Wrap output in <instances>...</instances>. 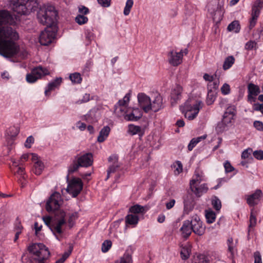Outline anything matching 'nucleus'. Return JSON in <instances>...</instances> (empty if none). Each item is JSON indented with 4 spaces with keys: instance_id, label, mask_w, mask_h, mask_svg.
I'll use <instances>...</instances> for the list:
<instances>
[{
    "instance_id": "f257e3e1",
    "label": "nucleus",
    "mask_w": 263,
    "mask_h": 263,
    "mask_svg": "<svg viewBox=\"0 0 263 263\" xmlns=\"http://www.w3.org/2000/svg\"><path fill=\"white\" fill-rule=\"evenodd\" d=\"M58 13L52 6H43L37 12V18L41 23L47 25L39 36V42L42 45L48 46L54 40L58 31L55 22Z\"/></svg>"
},
{
    "instance_id": "f03ea898",
    "label": "nucleus",
    "mask_w": 263,
    "mask_h": 263,
    "mask_svg": "<svg viewBox=\"0 0 263 263\" xmlns=\"http://www.w3.org/2000/svg\"><path fill=\"white\" fill-rule=\"evenodd\" d=\"M18 33L11 27H0V55L9 58L18 54Z\"/></svg>"
},
{
    "instance_id": "7ed1b4c3",
    "label": "nucleus",
    "mask_w": 263,
    "mask_h": 263,
    "mask_svg": "<svg viewBox=\"0 0 263 263\" xmlns=\"http://www.w3.org/2000/svg\"><path fill=\"white\" fill-rule=\"evenodd\" d=\"M138 106L145 113L157 112L164 107L162 96L157 93L152 98L143 92L137 95Z\"/></svg>"
},
{
    "instance_id": "20e7f679",
    "label": "nucleus",
    "mask_w": 263,
    "mask_h": 263,
    "mask_svg": "<svg viewBox=\"0 0 263 263\" xmlns=\"http://www.w3.org/2000/svg\"><path fill=\"white\" fill-rule=\"evenodd\" d=\"M29 252L31 254L30 263H46L51 254L48 248L42 243H34L28 247Z\"/></svg>"
},
{
    "instance_id": "39448f33",
    "label": "nucleus",
    "mask_w": 263,
    "mask_h": 263,
    "mask_svg": "<svg viewBox=\"0 0 263 263\" xmlns=\"http://www.w3.org/2000/svg\"><path fill=\"white\" fill-rule=\"evenodd\" d=\"M203 105L202 101L199 99L189 98L180 108L186 119L193 120L197 117Z\"/></svg>"
},
{
    "instance_id": "423d86ee",
    "label": "nucleus",
    "mask_w": 263,
    "mask_h": 263,
    "mask_svg": "<svg viewBox=\"0 0 263 263\" xmlns=\"http://www.w3.org/2000/svg\"><path fill=\"white\" fill-rule=\"evenodd\" d=\"M236 112V107L234 105H230L226 108L221 121L218 122L216 126V130L218 133L227 130L233 125Z\"/></svg>"
},
{
    "instance_id": "0eeeda50",
    "label": "nucleus",
    "mask_w": 263,
    "mask_h": 263,
    "mask_svg": "<svg viewBox=\"0 0 263 263\" xmlns=\"http://www.w3.org/2000/svg\"><path fill=\"white\" fill-rule=\"evenodd\" d=\"M38 6L37 0H11L10 4L12 10L20 14H27L35 11Z\"/></svg>"
},
{
    "instance_id": "6e6552de",
    "label": "nucleus",
    "mask_w": 263,
    "mask_h": 263,
    "mask_svg": "<svg viewBox=\"0 0 263 263\" xmlns=\"http://www.w3.org/2000/svg\"><path fill=\"white\" fill-rule=\"evenodd\" d=\"M205 180V178L203 172L199 170H196L190 181V187L192 192L197 196L200 197L208 191L209 188L207 184H200L201 181Z\"/></svg>"
},
{
    "instance_id": "1a4fd4ad",
    "label": "nucleus",
    "mask_w": 263,
    "mask_h": 263,
    "mask_svg": "<svg viewBox=\"0 0 263 263\" xmlns=\"http://www.w3.org/2000/svg\"><path fill=\"white\" fill-rule=\"evenodd\" d=\"M209 15L216 23H219L224 13L223 3L220 0H209L206 6Z\"/></svg>"
},
{
    "instance_id": "9d476101",
    "label": "nucleus",
    "mask_w": 263,
    "mask_h": 263,
    "mask_svg": "<svg viewBox=\"0 0 263 263\" xmlns=\"http://www.w3.org/2000/svg\"><path fill=\"white\" fill-rule=\"evenodd\" d=\"M66 213L64 211H60L56 213L55 219L50 229L53 232L56 238L61 240L63 237L62 234L64 232L66 228Z\"/></svg>"
},
{
    "instance_id": "9b49d317",
    "label": "nucleus",
    "mask_w": 263,
    "mask_h": 263,
    "mask_svg": "<svg viewBox=\"0 0 263 263\" xmlns=\"http://www.w3.org/2000/svg\"><path fill=\"white\" fill-rule=\"evenodd\" d=\"M64 200L60 193L54 192L51 195L46 203V210L48 212H59L63 206Z\"/></svg>"
},
{
    "instance_id": "f8f14e48",
    "label": "nucleus",
    "mask_w": 263,
    "mask_h": 263,
    "mask_svg": "<svg viewBox=\"0 0 263 263\" xmlns=\"http://www.w3.org/2000/svg\"><path fill=\"white\" fill-rule=\"evenodd\" d=\"M83 183L81 179L73 178L68 181L67 192L72 197H76L83 189Z\"/></svg>"
},
{
    "instance_id": "ddd939ff",
    "label": "nucleus",
    "mask_w": 263,
    "mask_h": 263,
    "mask_svg": "<svg viewBox=\"0 0 263 263\" xmlns=\"http://www.w3.org/2000/svg\"><path fill=\"white\" fill-rule=\"evenodd\" d=\"M49 74V70L47 68L38 66L33 69L30 73L27 74L26 79L28 83H33L37 80Z\"/></svg>"
},
{
    "instance_id": "4468645a",
    "label": "nucleus",
    "mask_w": 263,
    "mask_h": 263,
    "mask_svg": "<svg viewBox=\"0 0 263 263\" xmlns=\"http://www.w3.org/2000/svg\"><path fill=\"white\" fill-rule=\"evenodd\" d=\"M187 53V51L186 49L180 50L178 51L173 50L168 53V62L171 65L177 66L182 63L184 55Z\"/></svg>"
},
{
    "instance_id": "2eb2a0df",
    "label": "nucleus",
    "mask_w": 263,
    "mask_h": 263,
    "mask_svg": "<svg viewBox=\"0 0 263 263\" xmlns=\"http://www.w3.org/2000/svg\"><path fill=\"white\" fill-rule=\"evenodd\" d=\"M263 7V0H256L253 4L252 7L251 18L249 21V27L252 28L255 26L257 18L260 14V10Z\"/></svg>"
},
{
    "instance_id": "dca6fc26",
    "label": "nucleus",
    "mask_w": 263,
    "mask_h": 263,
    "mask_svg": "<svg viewBox=\"0 0 263 263\" xmlns=\"http://www.w3.org/2000/svg\"><path fill=\"white\" fill-rule=\"evenodd\" d=\"M190 224L192 231L196 234L202 235L204 233L205 227L197 215L195 214L192 216Z\"/></svg>"
},
{
    "instance_id": "f3484780",
    "label": "nucleus",
    "mask_w": 263,
    "mask_h": 263,
    "mask_svg": "<svg viewBox=\"0 0 263 263\" xmlns=\"http://www.w3.org/2000/svg\"><path fill=\"white\" fill-rule=\"evenodd\" d=\"M143 112L138 107H128L126 114L125 116V120L128 121H137L141 118Z\"/></svg>"
},
{
    "instance_id": "a211bd4d",
    "label": "nucleus",
    "mask_w": 263,
    "mask_h": 263,
    "mask_svg": "<svg viewBox=\"0 0 263 263\" xmlns=\"http://www.w3.org/2000/svg\"><path fill=\"white\" fill-rule=\"evenodd\" d=\"M63 79L61 77L55 78L54 80L50 81L47 84L44 89L45 96L49 98L52 91L57 89H59L61 84L62 83Z\"/></svg>"
},
{
    "instance_id": "6ab92c4d",
    "label": "nucleus",
    "mask_w": 263,
    "mask_h": 263,
    "mask_svg": "<svg viewBox=\"0 0 263 263\" xmlns=\"http://www.w3.org/2000/svg\"><path fill=\"white\" fill-rule=\"evenodd\" d=\"M93 161V155L90 153L80 155L77 158V162L81 167H89L92 165Z\"/></svg>"
},
{
    "instance_id": "aec40b11",
    "label": "nucleus",
    "mask_w": 263,
    "mask_h": 263,
    "mask_svg": "<svg viewBox=\"0 0 263 263\" xmlns=\"http://www.w3.org/2000/svg\"><path fill=\"white\" fill-rule=\"evenodd\" d=\"M218 87V84L216 83H213V86L211 87V84H208V94L206 99V103L208 105L212 104L216 100L217 92L216 90Z\"/></svg>"
},
{
    "instance_id": "412c9836",
    "label": "nucleus",
    "mask_w": 263,
    "mask_h": 263,
    "mask_svg": "<svg viewBox=\"0 0 263 263\" xmlns=\"http://www.w3.org/2000/svg\"><path fill=\"white\" fill-rule=\"evenodd\" d=\"M248 101L250 103H254L256 101V96L260 92L258 86L253 83H250L248 85Z\"/></svg>"
},
{
    "instance_id": "4be33fe9",
    "label": "nucleus",
    "mask_w": 263,
    "mask_h": 263,
    "mask_svg": "<svg viewBox=\"0 0 263 263\" xmlns=\"http://www.w3.org/2000/svg\"><path fill=\"white\" fill-rule=\"evenodd\" d=\"M32 161L34 162L33 172L36 175H40L45 168L43 162L36 154L32 155Z\"/></svg>"
},
{
    "instance_id": "5701e85b",
    "label": "nucleus",
    "mask_w": 263,
    "mask_h": 263,
    "mask_svg": "<svg viewBox=\"0 0 263 263\" xmlns=\"http://www.w3.org/2000/svg\"><path fill=\"white\" fill-rule=\"evenodd\" d=\"M262 193L261 190H257L253 193L247 196V201L248 204L253 206L258 204L262 198Z\"/></svg>"
},
{
    "instance_id": "b1692460",
    "label": "nucleus",
    "mask_w": 263,
    "mask_h": 263,
    "mask_svg": "<svg viewBox=\"0 0 263 263\" xmlns=\"http://www.w3.org/2000/svg\"><path fill=\"white\" fill-rule=\"evenodd\" d=\"M182 87L180 85L175 86L172 89L171 94V102L172 105L175 104L181 98Z\"/></svg>"
},
{
    "instance_id": "393cba45",
    "label": "nucleus",
    "mask_w": 263,
    "mask_h": 263,
    "mask_svg": "<svg viewBox=\"0 0 263 263\" xmlns=\"http://www.w3.org/2000/svg\"><path fill=\"white\" fill-rule=\"evenodd\" d=\"M12 171L15 175H17L20 177L24 178L25 168L23 166L20 165L21 163H19L16 160H12Z\"/></svg>"
},
{
    "instance_id": "a878e982",
    "label": "nucleus",
    "mask_w": 263,
    "mask_h": 263,
    "mask_svg": "<svg viewBox=\"0 0 263 263\" xmlns=\"http://www.w3.org/2000/svg\"><path fill=\"white\" fill-rule=\"evenodd\" d=\"M110 132V128L108 126H104L100 131L97 137V141L102 143L107 139Z\"/></svg>"
},
{
    "instance_id": "bb28decb",
    "label": "nucleus",
    "mask_w": 263,
    "mask_h": 263,
    "mask_svg": "<svg viewBox=\"0 0 263 263\" xmlns=\"http://www.w3.org/2000/svg\"><path fill=\"white\" fill-rule=\"evenodd\" d=\"M183 214H189L194 209L193 201L191 196H187L184 199Z\"/></svg>"
},
{
    "instance_id": "cd10ccee",
    "label": "nucleus",
    "mask_w": 263,
    "mask_h": 263,
    "mask_svg": "<svg viewBox=\"0 0 263 263\" xmlns=\"http://www.w3.org/2000/svg\"><path fill=\"white\" fill-rule=\"evenodd\" d=\"M127 132L131 135H138L139 136H142L144 134V129L139 126L129 124Z\"/></svg>"
},
{
    "instance_id": "c85d7f7f",
    "label": "nucleus",
    "mask_w": 263,
    "mask_h": 263,
    "mask_svg": "<svg viewBox=\"0 0 263 263\" xmlns=\"http://www.w3.org/2000/svg\"><path fill=\"white\" fill-rule=\"evenodd\" d=\"M115 263H133L132 253L127 250L126 251L121 257L115 261Z\"/></svg>"
},
{
    "instance_id": "c756f323",
    "label": "nucleus",
    "mask_w": 263,
    "mask_h": 263,
    "mask_svg": "<svg viewBox=\"0 0 263 263\" xmlns=\"http://www.w3.org/2000/svg\"><path fill=\"white\" fill-rule=\"evenodd\" d=\"M139 220V218L138 215L129 214L125 217V222L126 224L131 225L133 227L136 226Z\"/></svg>"
},
{
    "instance_id": "7c9ffc66",
    "label": "nucleus",
    "mask_w": 263,
    "mask_h": 263,
    "mask_svg": "<svg viewBox=\"0 0 263 263\" xmlns=\"http://www.w3.org/2000/svg\"><path fill=\"white\" fill-rule=\"evenodd\" d=\"M190 226V221L189 220L184 221L182 226L180 228V231L184 237H187L191 234L192 230Z\"/></svg>"
},
{
    "instance_id": "2f4dec72",
    "label": "nucleus",
    "mask_w": 263,
    "mask_h": 263,
    "mask_svg": "<svg viewBox=\"0 0 263 263\" xmlns=\"http://www.w3.org/2000/svg\"><path fill=\"white\" fill-rule=\"evenodd\" d=\"M128 107L127 106H121L120 104L117 103L115 105V113L118 117H123L125 119V116Z\"/></svg>"
},
{
    "instance_id": "473e14b6",
    "label": "nucleus",
    "mask_w": 263,
    "mask_h": 263,
    "mask_svg": "<svg viewBox=\"0 0 263 263\" xmlns=\"http://www.w3.org/2000/svg\"><path fill=\"white\" fill-rule=\"evenodd\" d=\"M205 216L206 222L212 223L215 221L216 214L211 209H209L205 211Z\"/></svg>"
},
{
    "instance_id": "72a5a7b5",
    "label": "nucleus",
    "mask_w": 263,
    "mask_h": 263,
    "mask_svg": "<svg viewBox=\"0 0 263 263\" xmlns=\"http://www.w3.org/2000/svg\"><path fill=\"white\" fill-rule=\"evenodd\" d=\"M191 252V247L189 245L182 246L180 251L181 257L183 260H186L190 257Z\"/></svg>"
},
{
    "instance_id": "f704fd0d",
    "label": "nucleus",
    "mask_w": 263,
    "mask_h": 263,
    "mask_svg": "<svg viewBox=\"0 0 263 263\" xmlns=\"http://www.w3.org/2000/svg\"><path fill=\"white\" fill-rule=\"evenodd\" d=\"M235 58L233 56L230 55L227 57L223 62L222 68L223 70H227L230 69L235 62Z\"/></svg>"
},
{
    "instance_id": "c9c22d12",
    "label": "nucleus",
    "mask_w": 263,
    "mask_h": 263,
    "mask_svg": "<svg viewBox=\"0 0 263 263\" xmlns=\"http://www.w3.org/2000/svg\"><path fill=\"white\" fill-rule=\"evenodd\" d=\"M227 30L230 32L238 33L240 30L239 22L237 21H233L228 25Z\"/></svg>"
},
{
    "instance_id": "e433bc0d",
    "label": "nucleus",
    "mask_w": 263,
    "mask_h": 263,
    "mask_svg": "<svg viewBox=\"0 0 263 263\" xmlns=\"http://www.w3.org/2000/svg\"><path fill=\"white\" fill-rule=\"evenodd\" d=\"M145 209L144 206L136 204L131 206L129 209V212L133 214L138 215V214H143L145 212Z\"/></svg>"
},
{
    "instance_id": "4c0bfd02",
    "label": "nucleus",
    "mask_w": 263,
    "mask_h": 263,
    "mask_svg": "<svg viewBox=\"0 0 263 263\" xmlns=\"http://www.w3.org/2000/svg\"><path fill=\"white\" fill-rule=\"evenodd\" d=\"M206 136L205 135H203L200 137L192 139L190 141L187 146L188 149L190 151H192L193 149V148L197 144V143H198L201 140L205 139L206 138Z\"/></svg>"
},
{
    "instance_id": "58836bf2",
    "label": "nucleus",
    "mask_w": 263,
    "mask_h": 263,
    "mask_svg": "<svg viewBox=\"0 0 263 263\" xmlns=\"http://www.w3.org/2000/svg\"><path fill=\"white\" fill-rule=\"evenodd\" d=\"M69 78L73 84H80L82 81V78L81 74L78 72L70 74L69 76Z\"/></svg>"
},
{
    "instance_id": "ea45409f",
    "label": "nucleus",
    "mask_w": 263,
    "mask_h": 263,
    "mask_svg": "<svg viewBox=\"0 0 263 263\" xmlns=\"http://www.w3.org/2000/svg\"><path fill=\"white\" fill-rule=\"evenodd\" d=\"M131 93L130 92L127 93L124 97L118 101L117 103H119L121 106H125L129 107L128 104L130 100Z\"/></svg>"
},
{
    "instance_id": "a19ab883",
    "label": "nucleus",
    "mask_w": 263,
    "mask_h": 263,
    "mask_svg": "<svg viewBox=\"0 0 263 263\" xmlns=\"http://www.w3.org/2000/svg\"><path fill=\"white\" fill-rule=\"evenodd\" d=\"M134 5L133 0H127L125 3V6L123 10V14L125 16H127L129 14L131 9Z\"/></svg>"
},
{
    "instance_id": "79ce46f5",
    "label": "nucleus",
    "mask_w": 263,
    "mask_h": 263,
    "mask_svg": "<svg viewBox=\"0 0 263 263\" xmlns=\"http://www.w3.org/2000/svg\"><path fill=\"white\" fill-rule=\"evenodd\" d=\"M172 167L174 168V174L176 175H179L183 170L182 164L179 161H177L174 162L172 165Z\"/></svg>"
},
{
    "instance_id": "37998d69",
    "label": "nucleus",
    "mask_w": 263,
    "mask_h": 263,
    "mask_svg": "<svg viewBox=\"0 0 263 263\" xmlns=\"http://www.w3.org/2000/svg\"><path fill=\"white\" fill-rule=\"evenodd\" d=\"M75 21L79 25H82L88 22V18L87 16L84 15L78 14L76 17Z\"/></svg>"
},
{
    "instance_id": "c03bdc74",
    "label": "nucleus",
    "mask_w": 263,
    "mask_h": 263,
    "mask_svg": "<svg viewBox=\"0 0 263 263\" xmlns=\"http://www.w3.org/2000/svg\"><path fill=\"white\" fill-rule=\"evenodd\" d=\"M73 247L70 246L69 247V250L67 252H65L62 256L61 258L56 261L55 263H64L66 259L69 256L72 252Z\"/></svg>"
},
{
    "instance_id": "a18cd8bd",
    "label": "nucleus",
    "mask_w": 263,
    "mask_h": 263,
    "mask_svg": "<svg viewBox=\"0 0 263 263\" xmlns=\"http://www.w3.org/2000/svg\"><path fill=\"white\" fill-rule=\"evenodd\" d=\"M212 204L213 208L217 211H219L221 208V203L219 199L217 197L214 196L212 198Z\"/></svg>"
},
{
    "instance_id": "49530a36",
    "label": "nucleus",
    "mask_w": 263,
    "mask_h": 263,
    "mask_svg": "<svg viewBox=\"0 0 263 263\" xmlns=\"http://www.w3.org/2000/svg\"><path fill=\"white\" fill-rule=\"evenodd\" d=\"M185 13L187 15H191L194 12L195 7L193 4L190 3H186L184 6Z\"/></svg>"
},
{
    "instance_id": "de8ad7c7",
    "label": "nucleus",
    "mask_w": 263,
    "mask_h": 263,
    "mask_svg": "<svg viewBox=\"0 0 263 263\" xmlns=\"http://www.w3.org/2000/svg\"><path fill=\"white\" fill-rule=\"evenodd\" d=\"M112 246V242L110 240H106L103 242L102 245L101 250L104 253H106L109 251Z\"/></svg>"
},
{
    "instance_id": "09e8293b",
    "label": "nucleus",
    "mask_w": 263,
    "mask_h": 263,
    "mask_svg": "<svg viewBox=\"0 0 263 263\" xmlns=\"http://www.w3.org/2000/svg\"><path fill=\"white\" fill-rule=\"evenodd\" d=\"M221 93L223 95H228L231 93V87L229 84L224 83L220 88Z\"/></svg>"
},
{
    "instance_id": "8fccbe9b",
    "label": "nucleus",
    "mask_w": 263,
    "mask_h": 263,
    "mask_svg": "<svg viewBox=\"0 0 263 263\" xmlns=\"http://www.w3.org/2000/svg\"><path fill=\"white\" fill-rule=\"evenodd\" d=\"M90 96L89 93H85L83 95L82 98L79 99L76 101V103L81 104L88 102L90 100Z\"/></svg>"
},
{
    "instance_id": "3c124183",
    "label": "nucleus",
    "mask_w": 263,
    "mask_h": 263,
    "mask_svg": "<svg viewBox=\"0 0 263 263\" xmlns=\"http://www.w3.org/2000/svg\"><path fill=\"white\" fill-rule=\"evenodd\" d=\"M257 43L255 41H250L245 45V49L248 50L256 48Z\"/></svg>"
},
{
    "instance_id": "603ef678",
    "label": "nucleus",
    "mask_w": 263,
    "mask_h": 263,
    "mask_svg": "<svg viewBox=\"0 0 263 263\" xmlns=\"http://www.w3.org/2000/svg\"><path fill=\"white\" fill-rule=\"evenodd\" d=\"M194 263H209L208 260L203 255H199L195 258Z\"/></svg>"
},
{
    "instance_id": "864d4df0",
    "label": "nucleus",
    "mask_w": 263,
    "mask_h": 263,
    "mask_svg": "<svg viewBox=\"0 0 263 263\" xmlns=\"http://www.w3.org/2000/svg\"><path fill=\"white\" fill-rule=\"evenodd\" d=\"M79 167H81L80 165H79V164L77 162L76 163H73L72 164H71L68 169V171L69 173H72L76 171H77Z\"/></svg>"
},
{
    "instance_id": "5fc2aeb1",
    "label": "nucleus",
    "mask_w": 263,
    "mask_h": 263,
    "mask_svg": "<svg viewBox=\"0 0 263 263\" xmlns=\"http://www.w3.org/2000/svg\"><path fill=\"white\" fill-rule=\"evenodd\" d=\"M33 153H25L23 154L19 162H18L19 163L22 164L23 162L27 161L29 158L31 157V158L32 159V155Z\"/></svg>"
},
{
    "instance_id": "6e6d98bb",
    "label": "nucleus",
    "mask_w": 263,
    "mask_h": 263,
    "mask_svg": "<svg viewBox=\"0 0 263 263\" xmlns=\"http://www.w3.org/2000/svg\"><path fill=\"white\" fill-rule=\"evenodd\" d=\"M203 77L205 81L209 82L208 84H211V87L213 86V83L214 82H213L214 80V77L213 75H211L208 73H204Z\"/></svg>"
},
{
    "instance_id": "4d7b16f0",
    "label": "nucleus",
    "mask_w": 263,
    "mask_h": 263,
    "mask_svg": "<svg viewBox=\"0 0 263 263\" xmlns=\"http://www.w3.org/2000/svg\"><path fill=\"white\" fill-rule=\"evenodd\" d=\"M34 142V138L32 136H29L26 140L24 145L26 148H30Z\"/></svg>"
},
{
    "instance_id": "13d9d810",
    "label": "nucleus",
    "mask_w": 263,
    "mask_h": 263,
    "mask_svg": "<svg viewBox=\"0 0 263 263\" xmlns=\"http://www.w3.org/2000/svg\"><path fill=\"white\" fill-rule=\"evenodd\" d=\"M8 134L11 137H15L19 133V129L17 127H11L9 129Z\"/></svg>"
},
{
    "instance_id": "bf43d9fd",
    "label": "nucleus",
    "mask_w": 263,
    "mask_h": 263,
    "mask_svg": "<svg viewBox=\"0 0 263 263\" xmlns=\"http://www.w3.org/2000/svg\"><path fill=\"white\" fill-rule=\"evenodd\" d=\"M224 167L225 172L228 173L231 172L234 170V167L231 165L230 162L227 161L224 163Z\"/></svg>"
},
{
    "instance_id": "052dcab7",
    "label": "nucleus",
    "mask_w": 263,
    "mask_h": 263,
    "mask_svg": "<svg viewBox=\"0 0 263 263\" xmlns=\"http://www.w3.org/2000/svg\"><path fill=\"white\" fill-rule=\"evenodd\" d=\"M251 152L252 149L250 148L244 150L241 154V158L243 159H248L251 156Z\"/></svg>"
},
{
    "instance_id": "680f3d73",
    "label": "nucleus",
    "mask_w": 263,
    "mask_h": 263,
    "mask_svg": "<svg viewBox=\"0 0 263 263\" xmlns=\"http://www.w3.org/2000/svg\"><path fill=\"white\" fill-rule=\"evenodd\" d=\"M254 263H262L261 255L258 251L254 253Z\"/></svg>"
},
{
    "instance_id": "e2e57ef3",
    "label": "nucleus",
    "mask_w": 263,
    "mask_h": 263,
    "mask_svg": "<svg viewBox=\"0 0 263 263\" xmlns=\"http://www.w3.org/2000/svg\"><path fill=\"white\" fill-rule=\"evenodd\" d=\"M78 11L80 13L79 14H82L84 15L89 13V12L88 8L84 6H80L78 7Z\"/></svg>"
},
{
    "instance_id": "0e129e2a",
    "label": "nucleus",
    "mask_w": 263,
    "mask_h": 263,
    "mask_svg": "<svg viewBox=\"0 0 263 263\" xmlns=\"http://www.w3.org/2000/svg\"><path fill=\"white\" fill-rule=\"evenodd\" d=\"M254 127L258 130L263 131V123L260 121H255L253 123Z\"/></svg>"
},
{
    "instance_id": "69168bd1",
    "label": "nucleus",
    "mask_w": 263,
    "mask_h": 263,
    "mask_svg": "<svg viewBox=\"0 0 263 263\" xmlns=\"http://www.w3.org/2000/svg\"><path fill=\"white\" fill-rule=\"evenodd\" d=\"M253 110L254 111H259L263 115V104L254 103L253 104Z\"/></svg>"
},
{
    "instance_id": "338daca9",
    "label": "nucleus",
    "mask_w": 263,
    "mask_h": 263,
    "mask_svg": "<svg viewBox=\"0 0 263 263\" xmlns=\"http://www.w3.org/2000/svg\"><path fill=\"white\" fill-rule=\"evenodd\" d=\"M253 155L257 159H263V151H256L253 153Z\"/></svg>"
},
{
    "instance_id": "774afa93",
    "label": "nucleus",
    "mask_w": 263,
    "mask_h": 263,
    "mask_svg": "<svg viewBox=\"0 0 263 263\" xmlns=\"http://www.w3.org/2000/svg\"><path fill=\"white\" fill-rule=\"evenodd\" d=\"M98 3L104 7H108L110 5L111 0H98Z\"/></svg>"
}]
</instances>
